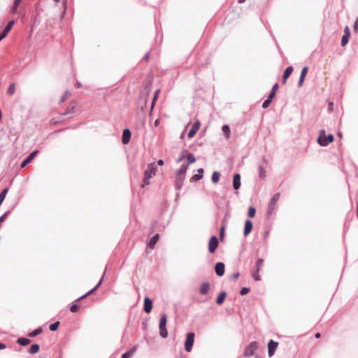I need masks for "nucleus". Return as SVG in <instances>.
Listing matches in <instances>:
<instances>
[{"mask_svg": "<svg viewBox=\"0 0 358 358\" xmlns=\"http://www.w3.org/2000/svg\"><path fill=\"white\" fill-rule=\"evenodd\" d=\"M262 162L266 164H267L268 162V159L266 157L262 158Z\"/></svg>", "mask_w": 358, "mask_h": 358, "instance_id": "59", "label": "nucleus"}, {"mask_svg": "<svg viewBox=\"0 0 358 358\" xmlns=\"http://www.w3.org/2000/svg\"><path fill=\"white\" fill-rule=\"evenodd\" d=\"M164 160H163V159H159V160L157 161V164H158L159 166H162V165L164 164Z\"/></svg>", "mask_w": 358, "mask_h": 358, "instance_id": "53", "label": "nucleus"}, {"mask_svg": "<svg viewBox=\"0 0 358 358\" xmlns=\"http://www.w3.org/2000/svg\"><path fill=\"white\" fill-rule=\"evenodd\" d=\"M21 1H22V0H14L13 6L12 10H11L13 13H17V7L20 5Z\"/></svg>", "mask_w": 358, "mask_h": 358, "instance_id": "36", "label": "nucleus"}, {"mask_svg": "<svg viewBox=\"0 0 358 358\" xmlns=\"http://www.w3.org/2000/svg\"><path fill=\"white\" fill-rule=\"evenodd\" d=\"M17 343L22 346H25L29 344L30 340L27 338L21 337L17 340Z\"/></svg>", "mask_w": 358, "mask_h": 358, "instance_id": "28", "label": "nucleus"}, {"mask_svg": "<svg viewBox=\"0 0 358 358\" xmlns=\"http://www.w3.org/2000/svg\"><path fill=\"white\" fill-rule=\"evenodd\" d=\"M343 35L350 36V31L348 26L345 27L344 29V34Z\"/></svg>", "mask_w": 358, "mask_h": 358, "instance_id": "46", "label": "nucleus"}, {"mask_svg": "<svg viewBox=\"0 0 358 358\" xmlns=\"http://www.w3.org/2000/svg\"><path fill=\"white\" fill-rule=\"evenodd\" d=\"M203 169L201 168L197 170V173L194 175L193 179L194 181L197 182V181H199L200 180H201L203 178Z\"/></svg>", "mask_w": 358, "mask_h": 358, "instance_id": "24", "label": "nucleus"}, {"mask_svg": "<svg viewBox=\"0 0 358 358\" xmlns=\"http://www.w3.org/2000/svg\"><path fill=\"white\" fill-rule=\"evenodd\" d=\"M6 345L2 343H0V350L5 349Z\"/></svg>", "mask_w": 358, "mask_h": 358, "instance_id": "57", "label": "nucleus"}, {"mask_svg": "<svg viewBox=\"0 0 358 358\" xmlns=\"http://www.w3.org/2000/svg\"><path fill=\"white\" fill-rule=\"evenodd\" d=\"M42 332V329L41 328L36 329L31 333L29 334L30 337H35L39 335Z\"/></svg>", "mask_w": 358, "mask_h": 358, "instance_id": "38", "label": "nucleus"}, {"mask_svg": "<svg viewBox=\"0 0 358 358\" xmlns=\"http://www.w3.org/2000/svg\"><path fill=\"white\" fill-rule=\"evenodd\" d=\"M353 29L355 31H358V18L356 20V21L355 22V24H354V26H353Z\"/></svg>", "mask_w": 358, "mask_h": 358, "instance_id": "48", "label": "nucleus"}, {"mask_svg": "<svg viewBox=\"0 0 358 358\" xmlns=\"http://www.w3.org/2000/svg\"><path fill=\"white\" fill-rule=\"evenodd\" d=\"M185 158V156L184 155H181L180 157H179L177 159H176V162L177 163H180Z\"/></svg>", "mask_w": 358, "mask_h": 358, "instance_id": "52", "label": "nucleus"}, {"mask_svg": "<svg viewBox=\"0 0 358 358\" xmlns=\"http://www.w3.org/2000/svg\"><path fill=\"white\" fill-rule=\"evenodd\" d=\"M185 180L184 176H178L176 179V188L177 189H180L182 186V183Z\"/></svg>", "mask_w": 358, "mask_h": 358, "instance_id": "22", "label": "nucleus"}, {"mask_svg": "<svg viewBox=\"0 0 358 358\" xmlns=\"http://www.w3.org/2000/svg\"><path fill=\"white\" fill-rule=\"evenodd\" d=\"M280 193L278 192L276 193L270 200L269 201V203H268V210H267V213L268 215H271L275 209V207L276 206V203L280 198Z\"/></svg>", "mask_w": 358, "mask_h": 358, "instance_id": "7", "label": "nucleus"}, {"mask_svg": "<svg viewBox=\"0 0 358 358\" xmlns=\"http://www.w3.org/2000/svg\"><path fill=\"white\" fill-rule=\"evenodd\" d=\"M258 347V343L256 341H252L250 343V344L245 348L244 352V356L246 357H250L254 355L255 350Z\"/></svg>", "mask_w": 358, "mask_h": 358, "instance_id": "5", "label": "nucleus"}, {"mask_svg": "<svg viewBox=\"0 0 358 358\" xmlns=\"http://www.w3.org/2000/svg\"><path fill=\"white\" fill-rule=\"evenodd\" d=\"M159 122H160L159 119H157V120L155 121V122H154L155 126V127H157V126L159 124Z\"/></svg>", "mask_w": 358, "mask_h": 358, "instance_id": "56", "label": "nucleus"}, {"mask_svg": "<svg viewBox=\"0 0 358 358\" xmlns=\"http://www.w3.org/2000/svg\"><path fill=\"white\" fill-rule=\"evenodd\" d=\"M320 336H321L320 333H317V334H315V338H319Z\"/></svg>", "mask_w": 358, "mask_h": 358, "instance_id": "60", "label": "nucleus"}, {"mask_svg": "<svg viewBox=\"0 0 358 358\" xmlns=\"http://www.w3.org/2000/svg\"><path fill=\"white\" fill-rule=\"evenodd\" d=\"M152 309V301L149 297L144 299L143 310L146 313H150Z\"/></svg>", "mask_w": 358, "mask_h": 358, "instance_id": "12", "label": "nucleus"}, {"mask_svg": "<svg viewBox=\"0 0 358 358\" xmlns=\"http://www.w3.org/2000/svg\"><path fill=\"white\" fill-rule=\"evenodd\" d=\"M39 349H40L39 345H38V344H33V345H31V347H30V348L29 350V352L30 354H32V355L33 354H36V353H37L38 352Z\"/></svg>", "mask_w": 358, "mask_h": 358, "instance_id": "30", "label": "nucleus"}, {"mask_svg": "<svg viewBox=\"0 0 358 358\" xmlns=\"http://www.w3.org/2000/svg\"><path fill=\"white\" fill-rule=\"evenodd\" d=\"M256 209L253 206H250L248 209V216L250 217H253L255 215Z\"/></svg>", "mask_w": 358, "mask_h": 358, "instance_id": "39", "label": "nucleus"}, {"mask_svg": "<svg viewBox=\"0 0 358 358\" xmlns=\"http://www.w3.org/2000/svg\"><path fill=\"white\" fill-rule=\"evenodd\" d=\"M278 83L274 84L272 87L271 92H274L276 94V91L278 90Z\"/></svg>", "mask_w": 358, "mask_h": 358, "instance_id": "50", "label": "nucleus"}, {"mask_svg": "<svg viewBox=\"0 0 358 358\" xmlns=\"http://www.w3.org/2000/svg\"><path fill=\"white\" fill-rule=\"evenodd\" d=\"M264 260L261 258L258 259L255 264V270L252 272V277L255 280L259 281L261 280V276L259 273L261 270V268L263 265Z\"/></svg>", "mask_w": 358, "mask_h": 358, "instance_id": "6", "label": "nucleus"}, {"mask_svg": "<svg viewBox=\"0 0 358 358\" xmlns=\"http://www.w3.org/2000/svg\"><path fill=\"white\" fill-rule=\"evenodd\" d=\"M329 106H333V103H332V102H330V103H329Z\"/></svg>", "mask_w": 358, "mask_h": 358, "instance_id": "63", "label": "nucleus"}, {"mask_svg": "<svg viewBox=\"0 0 358 358\" xmlns=\"http://www.w3.org/2000/svg\"><path fill=\"white\" fill-rule=\"evenodd\" d=\"M143 59H144L145 61H148V60L149 59V53H148V52H147V53L145 55V56L143 57Z\"/></svg>", "mask_w": 358, "mask_h": 358, "instance_id": "54", "label": "nucleus"}, {"mask_svg": "<svg viewBox=\"0 0 358 358\" xmlns=\"http://www.w3.org/2000/svg\"><path fill=\"white\" fill-rule=\"evenodd\" d=\"M38 150H34L32 152H31L26 159L22 162L21 164V168L25 167L29 163H30L33 159L38 154Z\"/></svg>", "mask_w": 358, "mask_h": 358, "instance_id": "11", "label": "nucleus"}, {"mask_svg": "<svg viewBox=\"0 0 358 358\" xmlns=\"http://www.w3.org/2000/svg\"><path fill=\"white\" fill-rule=\"evenodd\" d=\"M271 102V100H268V99H266V100H264V101L262 103V108H267L269 106Z\"/></svg>", "mask_w": 358, "mask_h": 358, "instance_id": "43", "label": "nucleus"}, {"mask_svg": "<svg viewBox=\"0 0 358 358\" xmlns=\"http://www.w3.org/2000/svg\"><path fill=\"white\" fill-rule=\"evenodd\" d=\"M268 236V231H264V233H263L264 238H266Z\"/></svg>", "mask_w": 358, "mask_h": 358, "instance_id": "55", "label": "nucleus"}, {"mask_svg": "<svg viewBox=\"0 0 358 358\" xmlns=\"http://www.w3.org/2000/svg\"><path fill=\"white\" fill-rule=\"evenodd\" d=\"M59 324L60 323L58 321L51 324L49 327L50 330L52 331H55L57 330V329L59 326Z\"/></svg>", "mask_w": 358, "mask_h": 358, "instance_id": "37", "label": "nucleus"}, {"mask_svg": "<svg viewBox=\"0 0 358 358\" xmlns=\"http://www.w3.org/2000/svg\"><path fill=\"white\" fill-rule=\"evenodd\" d=\"M69 91H66L65 92V94L61 97L60 99V102H64L66 99V96L69 94Z\"/></svg>", "mask_w": 358, "mask_h": 358, "instance_id": "45", "label": "nucleus"}, {"mask_svg": "<svg viewBox=\"0 0 358 358\" xmlns=\"http://www.w3.org/2000/svg\"><path fill=\"white\" fill-rule=\"evenodd\" d=\"M159 92V90H157L155 92V94H154V96H153V99H152V104H151V110L154 108L155 101V100H157V94H158Z\"/></svg>", "mask_w": 358, "mask_h": 358, "instance_id": "41", "label": "nucleus"}, {"mask_svg": "<svg viewBox=\"0 0 358 358\" xmlns=\"http://www.w3.org/2000/svg\"><path fill=\"white\" fill-rule=\"evenodd\" d=\"M357 217H358V205H357Z\"/></svg>", "mask_w": 358, "mask_h": 358, "instance_id": "64", "label": "nucleus"}, {"mask_svg": "<svg viewBox=\"0 0 358 358\" xmlns=\"http://www.w3.org/2000/svg\"><path fill=\"white\" fill-rule=\"evenodd\" d=\"M278 345V343L274 341L273 340H271L268 343V355L269 357H271L275 354L276 348Z\"/></svg>", "mask_w": 358, "mask_h": 358, "instance_id": "9", "label": "nucleus"}, {"mask_svg": "<svg viewBox=\"0 0 358 358\" xmlns=\"http://www.w3.org/2000/svg\"><path fill=\"white\" fill-rule=\"evenodd\" d=\"M250 292V288L248 287H243L240 291V294L243 296L248 294Z\"/></svg>", "mask_w": 358, "mask_h": 358, "instance_id": "42", "label": "nucleus"}, {"mask_svg": "<svg viewBox=\"0 0 358 358\" xmlns=\"http://www.w3.org/2000/svg\"><path fill=\"white\" fill-rule=\"evenodd\" d=\"M215 271L217 275L221 277L224 274L225 266L222 262H217L215 266Z\"/></svg>", "mask_w": 358, "mask_h": 358, "instance_id": "10", "label": "nucleus"}, {"mask_svg": "<svg viewBox=\"0 0 358 358\" xmlns=\"http://www.w3.org/2000/svg\"><path fill=\"white\" fill-rule=\"evenodd\" d=\"M78 305L76 304V303H73L71 306L70 307V310L72 312V313H76L78 310Z\"/></svg>", "mask_w": 358, "mask_h": 358, "instance_id": "44", "label": "nucleus"}, {"mask_svg": "<svg viewBox=\"0 0 358 358\" xmlns=\"http://www.w3.org/2000/svg\"><path fill=\"white\" fill-rule=\"evenodd\" d=\"M187 170V165L182 164L180 168L177 171V174L178 176H184Z\"/></svg>", "mask_w": 358, "mask_h": 358, "instance_id": "33", "label": "nucleus"}, {"mask_svg": "<svg viewBox=\"0 0 358 358\" xmlns=\"http://www.w3.org/2000/svg\"><path fill=\"white\" fill-rule=\"evenodd\" d=\"M218 243H219L217 236H211L208 243V251L210 253H214L218 246Z\"/></svg>", "mask_w": 358, "mask_h": 358, "instance_id": "8", "label": "nucleus"}, {"mask_svg": "<svg viewBox=\"0 0 358 358\" xmlns=\"http://www.w3.org/2000/svg\"><path fill=\"white\" fill-rule=\"evenodd\" d=\"M87 296H85V294H83V296H80L79 298H78L76 299L77 301H80V300H82V299H84L85 298H86Z\"/></svg>", "mask_w": 358, "mask_h": 358, "instance_id": "58", "label": "nucleus"}, {"mask_svg": "<svg viewBox=\"0 0 358 358\" xmlns=\"http://www.w3.org/2000/svg\"><path fill=\"white\" fill-rule=\"evenodd\" d=\"M159 234H155L152 238L150 240V241L147 244V247L150 249H153L155 248V245L156 243L157 242L159 239Z\"/></svg>", "mask_w": 358, "mask_h": 358, "instance_id": "20", "label": "nucleus"}, {"mask_svg": "<svg viewBox=\"0 0 358 358\" xmlns=\"http://www.w3.org/2000/svg\"><path fill=\"white\" fill-rule=\"evenodd\" d=\"M194 336L195 335L193 332H189L187 334L186 340L185 342V349L188 352H191L192 349V346L194 343Z\"/></svg>", "mask_w": 358, "mask_h": 358, "instance_id": "4", "label": "nucleus"}, {"mask_svg": "<svg viewBox=\"0 0 358 358\" xmlns=\"http://www.w3.org/2000/svg\"><path fill=\"white\" fill-rule=\"evenodd\" d=\"M308 71V66H304L302 70H301V75H300V77H299V82H298V86L299 87H301L303 83V81H304V79H305V77L307 74V72Z\"/></svg>", "mask_w": 358, "mask_h": 358, "instance_id": "18", "label": "nucleus"}, {"mask_svg": "<svg viewBox=\"0 0 358 358\" xmlns=\"http://www.w3.org/2000/svg\"><path fill=\"white\" fill-rule=\"evenodd\" d=\"M220 174L218 171H214L211 176V180L213 183H217L220 180Z\"/></svg>", "mask_w": 358, "mask_h": 358, "instance_id": "31", "label": "nucleus"}, {"mask_svg": "<svg viewBox=\"0 0 358 358\" xmlns=\"http://www.w3.org/2000/svg\"><path fill=\"white\" fill-rule=\"evenodd\" d=\"M15 24V20H12L8 22L7 25L6 26L3 32L0 34V38L3 40L8 34V33L12 29L13 24Z\"/></svg>", "mask_w": 358, "mask_h": 358, "instance_id": "13", "label": "nucleus"}, {"mask_svg": "<svg viewBox=\"0 0 358 358\" xmlns=\"http://www.w3.org/2000/svg\"><path fill=\"white\" fill-rule=\"evenodd\" d=\"M7 93L8 95H13L15 93V83H11L8 90H7Z\"/></svg>", "mask_w": 358, "mask_h": 358, "instance_id": "34", "label": "nucleus"}, {"mask_svg": "<svg viewBox=\"0 0 358 358\" xmlns=\"http://www.w3.org/2000/svg\"><path fill=\"white\" fill-rule=\"evenodd\" d=\"M222 130L223 133L224 134L226 138H227V139L229 138L230 133H231L229 127L227 124H224L222 126Z\"/></svg>", "mask_w": 358, "mask_h": 358, "instance_id": "29", "label": "nucleus"}, {"mask_svg": "<svg viewBox=\"0 0 358 358\" xmlns=\"http://www.w3.org/2000/svg\"><path fill=\"white\" fill-rule=\"evenodd\" d=\"M103 276L104 275L102 276V278L100 279L99 282L96 284V285L92 288V289H90V291H88L87 293L85 294V296H90V294H92V293H94L101 285L103 280Z\"/></svg>", "mask_w": 358, "mask_h": 358, "instance_id": "26", "label": "nucleus"}, {"mask_svg": "<svg viewBox=\"0 0 358 358\" xmlns=\"http://www.w3.org/2000/svg\"><path fill=\"white\" fill-rule=\"evenodd\" d=\"M334 139V138L332 134H329L326 136L324 130L322 129L317 138V143L320 144V145L325 147L328 145L329 143L333 142Z\"/></svg>", "mask_w": 358, "mask_h": 358, "instance_id": "2", "label": "nucleus"}, {"mask_svg": "<svg viewBox=\"0 0 358 358\" xmlns=\"http://www.w3.org/2000/svg\"><path fill=\"white\" fill-rule=\"evenodd\" d=\"M199 126H200V122L199 121H196L193 124V125L192 126V128L190 129V130L189 131L188 134H187L189 138H192L195 135V134L197 132V131L199 129Z\"/></svg>", "mask_w": 358, "mask_h": 358, "instance_id": "14", "label": "nucleus"}, {"mask_svg": "<svg viewBox=\"0 0 358 358\" xmlns=\"http://www.w3.org/2000/svg\"><path fill=\"white\" fill-rule=\"evenodd\" d=\"M259 171V177L262 179H264L266 176V171L262 165H259L258 167Z\"/></svg>", "mask_w": 358, "mask_h": 358, "instance_id": "32", "label": "nucleus"}, {"mask_svg": "<svg viewBox=\"0 0 358 358\" xmlns=\"http://www.w3.org/2000/svg\"><path fill=\"white\" fill-rule=\"evenodd\" d=\"M350 36L343 35L341 38V45L345 46L349 41Z\"/></svg>", "mask_w": 358, "mask_h": 358, "instance_id": "40", "label": "nucleus"}, {"mask_svg": "<svg viewBox=\"0 0 358 358\" xmlns=\"http://www.w3.org/2000/svg\"><path fill=\"white\" fill-rule=\"evenodd\" d=\"M245 0H238V3H243Z\"/></svg>", "mask_w": 358, "mask_h": 358, "instance_id": "61", "label": "nucleus"}, {"mask_svg": "<svg viewBox=\"0 0 358 358\" xmlns=\"http://www.w3.org/2000/svg\"><path fill=\"white\" fill-rule=\"evenodd\" d=\"M77 85H78V87H79L80 86V83H78Z\"/></svg>", "mask_w": 358, "mask_h": 358, "instance_id": "62", "label": "nucleus"}, {"mask_svg": "<svg viewBox=\"0 0 358 358\" xmlns=\"http://www.w3.org/2000/svg\"><path fill=\"white\" fill-rule=\"evenodd\" d=\"M241 185V175L239 173H235L233 178V187L237 190L240 188Z\"/></svg>", "mask_w": 358, "mask_h": 358, "instance_id": "16", "label": "nucleus"}, {"mask_svg": "<svg viewBox=\"0 0 358 358\" xmlns=\"http://www.w3.org/2000/svg\"><path fill=\"white\" fill-rule=\"evenodd\" d=\"M224 227H222L220 229V238L222 239L224 236Z\"/></svg>", "mask_w": 358, "mask_h": 358, "instance_id": "51", "label": "nucleus"}, {"mask_svg": "<svg viewBox=\"0 0 358 358\" xmlns=\"http://www.w3.org/2000/svg\"><path fill=\"white\" fill-rule=\"evenodd\" d=\"M156 173V166L154 163L148 164L147 169H145L144 172V179H143V183L142 185V187H144L145 186L148 185L149 184V180L155 176Z\"/></svg>", "mask_w": 358, "mask_h": 358, "instance_id": "1", "label": "nucleus"}, {"mask_svg": "<svg viewBox=\"0 0 358 358\" xmlns=\"http://www.w3.org/2000/svg\"><path fill=\"white\" fill-rule=\"evenodd\" d=\"M137 347L134 346L132 348H131L129 350H127L124 353L122 354V358H130L133 356V355L136 351Z\"/></svg>", "mask_w": 358, "mask_h": 358, "instance_id": "23", "label": "nucleus"}, {"mask_svg": "<svg viewBox=\"0 0 358 358\" xmlns=\"http://www.w3.org/2000/svg\"><path fill=\"white\" fill-rule=\"evenodd\" d=\"M275 96V93L274 92H271L266 99H268V100H271L272 101V99H273V97Z\"/></svg>", "mask_w": 358, "mask_h": 358, "instance_id": "47", "label": "nucleus"}, {"mask_svg": "<svg viewBox=\"0 0 358 358\" xmlns=\"http://www.w3.org/2000/svg\"><path fill=\"white\" fill-rule=\"evenodd\" d=\"M210 288V284L207 282L202 283L199 288V292L202 295L208 294Z\"/></svg>", "mask_w": 358, "mask_h": 358, "instance_id": "21", "label": "nucleus"}, {"mask_svg": "<svg viewBox=\"0 0 358 358\" xmlns=\"http://www.w3.org/2000/svg\"><path fill=\"white\" fill-rule=\"evenodd\" d=\"M226 296H227V292H226L224 291V292H220V294L218 295L217 299H216L217 304L221 305L224 302Z\"/></svg>", "mask_w": 358, "mask_h": 358, "instance_id": "25", "label": "nucleus"}, {"mask_svg": "<svg viewBox=\"0 0 358 358\" xmlns=\"http://www.w3.org/2000/svg\"><path fill=\"white\" fill-rule=\"evenodd\" d=\"M239 275H240L239 273H234L232 275V276H231V279H232V280H236L237 278H238Z\"/></svg>", "mask_w": 358, "mask_h": 358, "instance_id": "49", "label": "nucleus"}, {"mask_svg": "<svg viewBox=\"0 0 358 358\" xmlns=\"http://www.w3.org/2000/svg\"><path fill=\"white\" fill-rule=\"evenodd\" d=\"M187 164H191L195 162L196 158L192 153H189L187 156Z\"/></svg>", "mask_w": 358, "mask_h": 358, "instance_id": "35", "label": "nucleus"}, {"mask_svg": "<svg viewBox=\"0 0 358 358\" xmlns=\"http://www.w3.org/2000/svg\"><path fill=\"white\" fill-rule=\"evenodd\" d=\"M131 138V131L129 129H124L122 133V142L123 144H127Z\"/></svg>", "mask_w": 358, "mask_h": 358, "instance_id": "15", "label": "nucleus"}, {"mask_svg": "<svg viewBox=\"0 0 358 358\" xmlns=\"http://www.w3.org/2000/svg\"><path fill=\"white\" fill-rule=\"evenodd\" d=\"M253 227L252 222L250 220H247L245 222V228H244V236H248L252 231Z\"/></svg>", "mask_w": 358, "mask_h": 358, "instance_id": "17", "label": "nucleus"}, {"mask_svg": "<svg viewBox=\"0 0 358 358\" xmlns=\"http://www.w3.org/2000/svg\"><path fill=\"white\" fill-rule=\"evenodd\" d=\"M292 71H293V67L292 66H289L286 68V69L285 70V71L283 73V76H282V83H286L287 79L291 75Z\"/></svg>", "mask_w": 358, "mask_h": 358, "instance_id": "19", "label": "nucleus"}, {"mask_svg": "<svg viewBox=\"0 0 358 358\" xmlns=\"http://www.w3.org/2000/svg\"><path fill=\"white\" fill-rule=\"evenodd\" d=\"M76 103H71L66 109V110L64 111V113H63L64 115H69V114H71V113H75L76 111Z\"/></svg>", "mask_w": 358, "mask_h": 358, "instance_id": "27", "label": "nucleus"}, {"mask_svg": "<svg viewBox=\"0 0 358 358\" xmlns=\"http://www.w3.org/2000/svg\"><path fill=\"white\" fill-rule=\"evenodd\" d=\"M167 317L166 313H163L159 320V335L163 338H166L168 336V331L166 329Z\"/></svg>", "mask_w": 358, "mask_h": 358, "instance_id": "3", "label": "nucleus"}]
</instances>
